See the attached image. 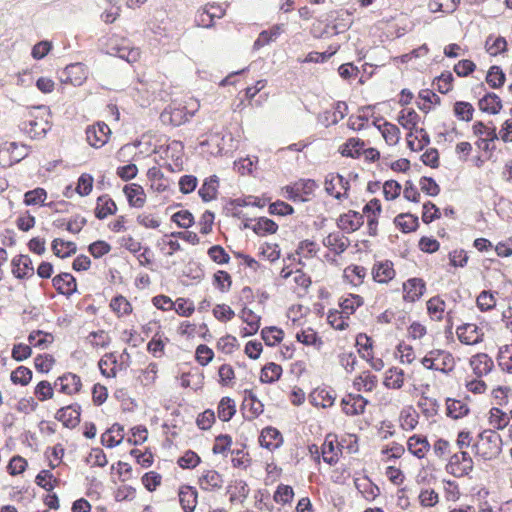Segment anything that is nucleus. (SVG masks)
<instances>
[{"instance_id":"obj_1","label":"nucleus","mask_w":512,"mask_h":512,"mask_svg":"<svg viewBox=\"0 0 512 512\" xmlns=\"http://www.w3.org/2000/svg\"><path fill=\"white\" fill-rule=\"evenodd\" d=\"M365 299L356 293H345L338 298L337 308L327 312V323L336 331H346L351 327V316L363 307Z\"/></svg>"},{"instance_id":"obj_2","label":"nucleus","mask_w":512,"mask_h":512,"mask_svg":"<svg viewBox=\"0 0 512 512\" xmlns=\"http://www.w3.org/2000/svg\"><path fill=\"white\" fill-rule=\"evenodd\" d=\"M19 128L31 139L43 137L51 128L49 109L45 106L25 109L21 113Z\"/></svg>"},{"instance_id":"obj_3","label":"nucleus","mask_w":512,"mask_h":512,"mask_svg":"<svg viewBox=\"0 0 512 512\" xmlns=\"http://www.w3.org/2000/svg\"><path fill=\"white\" fill-rule=\"evenodd\" d=\"M422 367L426 370L449 376L456 369V358L453 353L447 349L433 348L427 351L419 360Z\"/></svg>"},{"instance_id":"obj_4","label":"nucleus","mask_w":512,"mask_h":512,"mask_svg":"<svg viewBox=\"0 0 512 512\" xmlns=\"http://www.w3.org/2000/svg\"><path fill=\"white\" fill-rule=\"evenodd\" d=\"M475 457L483 461L496 459L502 452V438L494 429L481 431L473 444Z\"/></svg>"},{"instance_id":"obj_5","label":"nucleus","mask_w":512,"mask_h":512,"mask_svg":"<svg viewBox=\"0 0 512 512\" xmlns=\"http://www.w3.org/2000/svg\"><path fill=\"white\" fill-rule=\"evenodd\" d=\"M279 276L300 297L305 296L312 285L311 276L302 269H292L285 266L281 269Z\"/></svg>"},{"instance_id":"obj_6","label":"nucleus","mask_w":512,"mask_h":512,"mask_svg":"<svg viewBox=\"0 0 512 512\" xmlns=\"http://www.w3.org/2000/svg\"><path fill=\"white\" fill-rule=\"evenodd\" d=\"M318 184L312 179H299L290 185L282 188V194L293 202H306L314 195Z\"/></svg>"},{"instance_id":"obj_7","label":"nucleus","mask_w":512,"mask_h":512,"mask_svg":"<svg viewBox=\"0 0 512 512\" xmlns=\"http://www.w3.org/2000/svg\"><path fill=\"white\" fill-rule=\"evenodd\" d=\"M474 470V461L467 451H458L447 459L445 471L456 478H463Z\"/></svg>"},{"instance_id":"obj_8","label":"nucleus","mask_w":512,"mask_h":512,"mask_svg":"<svg viewBox=\"0 0 512 512\" xmlns=\"http://www.w3.org/2000/svg\"><path fill=\"white\" fill-rule=\"evenodd\" d=\"M56 392L70 398L78 396L83 390V381L80 375L67 371L54 380Z\"/></svg>"},{"instance_id":"obj_9","label":"nucleus","mask_w":512,"mask_h":512,"mask_svg":"<svg viewBox=\"0 0 512 512\" xmlns=\"http://www.w3.org/2000/svg\"><path fill=\"white\" fill-rule=\"evenodd\" d=\"M325 192L338 201L349 198L350 181L339 173H329L324 180Z\"/></svg>"},{"instance_id":"obj_10","label":"nucleus","mask_w":512,"mask_h":512,"mask_svg":"<svg viewBox=\"0 0 512 512\" xmlns=\"http://www.w3.org/2000/svg\"><path fill=\"white\" fill-rule=\"evenodd\" d=\"M447 304L440 295H434L426 301V313L433 322H441L446 319L447 327L452 329L454 322L452 311H446Z\"/></svg>"},{"instance_id":"obj_11","label":"nucleus","mask_w":512,"mask_h":512,"mask_svg":"<svg viewBox=\"0 0 512 512\" xmlns=\"http://www.w3.org/2000/svg\"><path fill=\"white\" fill-rule=\"evenodd\" d=\"M196 484L204 493L219 492L225 484L224 475L214 468H206L197 476Z\"/></svg>"},{"instance_id":"obj_12","label":"nucleus","mask_w":512,"mask_h":512,"mask_svg":"<svg viewBox=\"0 0 512 512\" xmlns=\"http://www.w3.org/2000/svg\"><path fill=\"white\" fill-rule=\"evenodd\" d=\"M110 53L126 60L128 63H136L141 58V51L138 47L131 46L125 38H111L108 43Z\"/></svg>"},{"instance_id":"obj_13","label":"nucleus","mask_w":512,"mask_h":512,"mask_svg":"<svg viewBox=\"0 0 512 512\" xmlns=\"http://www.w3.org/2000/svg\"><path fill=\"white\" fill-rule=\"evenodd\" d=\"M427 291V283L421 277H410L402 283V300L414 304L421 300Z\"/></svg>"},{"instance_id":"obj_14","label":"nucleus","mask_w":512,"mask_h":512,"mask_svg":"<svg viewBox=\"0 0 512 512\" xmlns=\"http://www.w3.org/2000/svg\"><path fill=\"white\" fill-rule=\"evenodd\" d=\"M371 278L379 285H389L397 275L394 263L389 259L376 260L371 267Z\"/></svg>"},{"instance_id":"obj_15","label":"nucleus","mask_w":512,"mask_h":512,"mask_svg":"<svg viewBox=\"0 0 512 512\" xmlns=\"http://www.w3.org/2000/svg\"><path fill=\"white\" fill-rule=\"evenodd\" d=\"M160 119L163 124H169L176 127L187 122L189 114L184 105L172 102L162 111Z\"/></svg>"},{"instance_id":"obj_16","label":"nucleus","mask_w":512,"mask_h":512,"mask_svg":"<svg viewBox=\"0 0 512 512\" xmlns=\"http://www.w3.org/2000/svg\"><path fill=\"white\" fill-rule=\"evenodd\" d=\"M111 136L110 127L104 122H97L86 129L88 144L96 149L103 147Z\"/></svg>"},{"instance_id":"obj_17","label":"nucleus","mask_w":512,"mask_h":512,"mask_svg":"<svg viewBox=\"0 0 512 512\" xmlns=\"http://www.w3.org/2000/svg\"><path fill=\"white\" fill-rule=\"evenodd\" d=\"M458 340L465 345H477L484 340V332L475 323H463L456 328Z\"/></svg>"},{"instance_id":"obj_18","label":"nucleus","mask_w":512,"mask_h":512,"mask_svg":"<svg viewBox=\"0 0 512 512\" xmlns=\"http://www.w3.org/2000/svg\"><path fill=\"white\" fill-rule=\"evenodd\" d=\"M413 457L422 460L427 457L431 450V444L424 434H413L406 440L405 451Z\"/></svg>"},{"instance_id":"obj_19","label":"nucleus","mask_w":512,"mask_h":512,"mask_svg":"<svg viewBox=\"0 0 512 512\" xmlns=\"http://www.w3.org/2000/svg\"><path fill=\"white\" fill-rule=\"evenodd\" d=\"M471 412L469 397L456 399L447 397L445 399V415L452 420H459L467 417Z\"/></svg>"},{"instance_id":"obj_20","label":"nucleus","mask_w":512,"mask_h":512,"mask_svg":"<svg viewBox=\"0 0 512 512\" xmlns=\"http://www.w3.org/2000/svg\"><path fill=\"white\" fill-rule=\"evenodd\" d=\"M98 367L104 377L115 378L120 371L126 370L128 365L120 363L115 352H108L100 358Z\"/></svg>"},{"instance_id":"obj_21","label":"nucleus","mask_w":512,"mask_h":512,"mask_svg":"<svg viewBox=\"0 0 512 512\" xmlns=\"http://www.w3.org/2000/svg\"><path fill=\"white\" fill-rule=\"evenodd\" d=\"M81 412L80 404L72 403L58 409L55 419L67 428H75L80 423Z\"/></svg>"},{"instance_id":"obj_22","label":"nucleus","mask_w":512,"mask_h":512,"mask_svg":"<svg viewBox=\"0 0 512 512\" xmlns=\"http://www.w3.org/2000/svg\"><path fill=\"white\" fill-rule=\"evenodd\" d=\"M367 275V269L364 266L352 263L343 269L342 280L351 288H359L365 283Z\"/></svg>"},{"instance_id":"obj_23","label":"nucleus","mask_w":512,"mask_h":512,"mask_svg":"<svg viewBox=\"0 0 512 512\" xmlns=\"http://www.w3.org/2000/svg\"><path fill=\"white\" fill-rule=\"evenodd\" d=\"M382 212L380 200L377 198L371 199L362 210L363 217L367 218V229L370 236L378 234V219Z\"/></svg>"},{"instance_id":"obj_24","label":"nucleus","mask_w":512,"mask_h":512,"mask_svg":"<svg viewBox=\"0 0 512 512\" xmlns=\"http://www.w3.org/2000/svg\"><path fill=\"white\" fill-rule=\"evenodd\" d=\"M368 400L361 394L349 393L341 400V408L347 416H357L365 412Z\"/></svg>"},{"instance_id":"obj_25","label":"nucleus","mask_w":512,"mask_h":512,"mask_svg":"<svg viewBox=\"0 0 512 512\" xmlns=\"http://www.w3.org/2000/svg\"><path fill=\"white\" fill-rule=\"evenodd\" d=\"M336 400L335 391L328 387H317L309 394V402L316 408H330Z\"/></svg>"},{"instance_id":"obj_26","label":"nucleus","mask_w":512,"mask_h":512,"mask_svg":"<svg viewBox=\"0 0 512 512\" xmlns=\"http://www.w3.org/2000/svg\"><path fill=\"white\" fill-rule=\"evenodd\" d=\"M178 500L183 512H194L198 505V491L196 487L182 484L178 488Z\"/></svg>"},{"instance_id":"obj_27","label":"nucleus","mask_w":512,"mask_h":512,"mask_svg":"<svg viewBox=\"0 0 512 512\" xmlns=\"http://www.w3.org/2000/svg\"><path fill=\"white\" fill-rule=\"evenodd\" d=\"M406 383V373L398 366H391L385 370L382 385L388 390H401Z\"/></svg>"},{"instance_id":"obj_28","label":"nucleus","mask_w":512,"mask_h":512,"mask_svg":"<svg viewBox=\"0 0 512 512\" xmlns=\"http://www.w3.org/2000/svg\"><path fill=\"white\" fill-rule=\"evenodd\" d=\"M469 366L476 377L482 378L491 373L494 361L487 353L480 352L469 359Z\"/></svg>"},{"instance_id":"obj_29","label":"nucleus","mask_w":512,"mask_h":512,"mask_svg":"<svg viewBox=\"0 0 512 512\" xmlns=\"http://www.w3.org/2000/svg\"><path fill=\"white\" fill-rule=\"evenodd\" d=\"M123 193L131 208L141 209L147 202V195L144 188L138 183L126 184L123 187Z\"/></svg>"},{"instance_id":"obj_30","label":"nucleus","mask_w":512,"mask_h":512,"mask_svg":"<svg viewBox=\"0 0 512 512\" xmlns=\"http://www.w3.org/2000/svg\"><path fill=\"white\" fill-rule=\"evenodd\" d=\"M11 272L17 279H27L34 275L32 260L28 255H17L11 260Z\"/></svg>"},{"instance_id":"obj_31","label":"nucleus","mask_w":512,"mask_h":512,"mask_svg":"<svg viewBox=\"0 0 512 512\" xmlns=\"http://www.w3.org/2000/svg\"><path fill=\"white\" fill-rule=\"evenodd\" d=\"M354 485L361 497L367 502H373L380 494L381 490L368 476L354 479Z\"/></svg>"},{"instance_id":"obj_32","label":"nucleus","mask_w":512,"mask_h":512,"mask_svg":"<svg viewBox=\"0 0 512 512\" xmlns=\"http://www.w3.org/2000/svg\"><path fill=\"white\" fill-rule=\"evenodd\" d=\"M248 484L242 479L231 481L226 487V493L231 505L243 504L249 495Z\"/></svg>"},{"instance_id":"obj_33","label":"nucleus","mask_w":512,"mask_h":512,"mask_svg":"<svg viewBox=\"0 0 512 512\" xmlns=\"http://www.w3.org/2000/svg\"><path fill=\"white\" fill-rule=\"evenodd\" d=\"M510 414L503 411L500 407H491L486 414V421L489 426L488 429H494L495 433L498 431L508 429L510 424Z\"/></svg>"},{"instance_id":"obj_34","label":"nucleus","mask_w":512,"mask_h":512,"mask_svg":"<svg viewBox=\"0 0 512 512\" xmlns=\"http://www.w3.org/2000/svg\"><path fill=\"white\" fill-rule=\"evenodd\" d=\"M117 210V204L109 194H102L97 197L94 215L98 220H104L115 215Z\"/></svg>"},{"instance_id":"obj_35","label":"nucleus","mask_w":512,"mask_h":512,"mask_svg":"<svg viewBox=\"0 0 512 512\" xmlns=\"http://www.w3.org/2000/svg\"><path fill=\"white\" fill-rule=\"evenodd\" d=\"M52 284L55 290L64 296H71L77 291V281L71 273H60L53 277Z\"/></svg>"},{"instance_id":"obj_36","label":"nucleus","mask_w":512,"mask_h":512,"mask_svg":"<svg viewBox=\"0 0 512 512\" xmlns=\"http://www.w3.org/2000/svg\"><path fill=\"white\" fill-rule=\"evenodd\" d=\"M177 333L179 336L186 339H192L196 336L206 338V336L209 335V328L206 323L196 324L185 320L179 323Z\"/></svg>"},{"instance_id":"obj_37","label":"nucleus","mask_w":512,"mask_h":512,"mask_svg":"<svg viewBox=\"0 0 512 512\" xmlns=\"http://www.w3.org/2000/svg\"><path fill=\"white\" fill-rule=\"evenodd\" d=\"M357 392L371 393L378 387V377L370 370L360 372L352 382Z\"/></svg>"},{"instance_id":"obj_38","label":"nucleus","mask_w":512,"mask_h":512,"mask_svg":"<svg viewBox=\"0 0 512 512\" xmlns=\"http://www.w3.org/2000/svg\"><path fill=\"white\" fill-rule=\"evenodd\" d=\"M363 225V214L349 210L339 216L337 226L346 233H352Z\"/></svg>"},{"instance_id":"obj_39","label":"nucleus","mask_w":512,"mask_h":512,"mask_svg":"<svg viewBox=\"0 0 512 512\" xmlns=\"http://www.w3.org/2000/svg\"><path fill=\"white\" fill-rule=\"evenodd\" d=\"M259 443L261 447L273 451L283 444V436L277 428L268 426L261 431Z\"/></svg>"},{"instance_id":"obj_40","label":"nucleus","mask_w":512,"mask_h":512,"mask_svg":"<svg viewBox=\"0 0 512 512\" xmlns=\"http://www.w3.org/2000/svg\"><path fill=\"white\" fill-rule=\"evenodd\" d=\"M419 419V413L412 405L405 406L399 413V427L405 432H411L417 428Z\"/></svg>"},{"instance_id":"obj_41","label":"nucleus","mask_w":512,"mask_h":512,"mask_svg":"<svg viewBox=\"0 0 512 512\" xmlns=\"http://www.w3.org/2000/svg\"><path fill=\"white\" fill-rule=\"evenodd\" d=\"M63 75L64 78L62 81L64 83H69L73 86H80L87 79V70L81 63L70 64L65 68Z\"/></svg>"},{"instance_id":"obj_42","label":"nucleus","mask_w":512,"mask_h":512,"mask_svg":"<svg viewBox=\"0 0 512 512\" xmlns=\"http://www.w3.org/2000/svg\"><path fill=\"white\" fill-rule=\"evenodd\" d=\"M340 454L341 449L339 447L336 436L327 435L321 446V455L323 461L332 465L338 461Z\"/></svg>"},{"instance_id":"obj_43","label":"nucleus","mask_w":512,"mask_h":512,"mask_svg":"<svg viewBox=\"0 0 512 512\" xmlns=\"http://www.w3.org/2000/svg\"><path fill=\"white\" fill-rule=\"evenodd\" d=\"M405 454V446L399 442L392 441L383 445L379 451V460L381 463L389 464L392 461L401 459Z\"/></svg>"},{"instance_id":"obj_44","label":"nucleus","mask_w":512,"mask_h":512,"mask_svg":"<svg viewBox=\"0 0 512 512\" xmlns=\"http://www.w3.org/2000/svg\"><path fill=\"white\" fill-rule=\"evenodd\" d=\"M294 331L296 340L305 346H312L319 349L323 345L322 338L315 331V329L310 326H300Z\"/></svg>"},{"instance_id":"obj_45","label":"nucleus","mask_w":512,"mask_h":512,"mask_svg":"<svg viewBox=\"0 0 512 512\" xmlns=\"http://www.w3.org/2000/svg\"><path fill=\"white\" fill-rule=\"evenodd\" d=\"M109 309L118 319L129 317L133 313L132 303L122 294L111 298Z\"/></svg>"},{"instance_id":"obj_46","label":"nucleus","mask_w":512,"mask_h":512,"mask_svg":"<svg viewBox=\"0 0 512 512\" xmlns=\"http://www.w3.org/2000/svg\"><path fill=\"white\" fill-rule=\"evenodd\" d=\"M125 437L123 425L114 423L101 435V444L106 448H114L122 443Z\"/></svg>"},{"instance_id":"obj_47","label":"nucleus","mask_w":512,"mask_h":512,"mask_svg":"<svg viewBox=\"0 0 512 512\" xmlns=\"http://www.w3.org/2000/svg\"><path fill=\"white\" fill-rule=\"evenodd\" d=\"M284 30V24H275L271 26L269 29L263 30L262 32H260L257 39L254 41L253 48L255 50H259L262 47L276 41L284 32Z\"/></svg>"},{"instance_id":"obj_48","label":"nucleus","mask_w":512,"mask_h":512,"mask_svg":"<svg viewBox=\"0 0 512 512\" xmlns=\"http://www.w3.org/2000/svg\"><path fill=\"white\" fill-rule=\"evenodd\" d=\"M169 342L170 339L165 333L157 330L147 343V351L155 358H162L165 356V348Z\"/></svg>"},{"instance_id":"obj_49","label":"nucleus","mask_w":512,"mask_h":512,"mask_svg":"<svg viewBox=\"0 0 512 512\" xmlns=\"http://www.w3.org/2000/svg\"><path fill=\"white\" fill-rule=\"evenodd\" d=\"M323 245L336 255L347 250L350 245L349 239L339 232L329 233L323 240Z\"/></svg>"},{"instance_id":"obj_50","label":"nucleus","mask_w":512,"mask_h":512,"mask_svg":"<svg viewBox=\"0 0 512 512\" xmlns=\"http://www.w3.org/2000/svg\"><path fill=\"white\" fill-rule=\"evenodd\" d=\"M240 318L246 324L245 327L242 328L241 334L242 336H251L257 333L260 328V320L261 317L254 313L249 308H243L240 314Z\"/></svg>"},{"instance_id":"obj_51","label":"nucleus","mask_w":512,"mask_h":512,"mask_svg":"<svg viewBox=\"0 0 512 512\" xmlns=\"http://www.w3.org/2000/svg\"><path fill=\"white\" fill-rule=\"evenodd\" d=\"M365 142L358 137L348 138L340 147L339 152L343 157L358 159L363 152Z\"/></svg>"},{"instance_id":"obj_52","label":"nucleus","mask_w":512,"mask_h":512,"mask_svg":"<svg viewBox=\"0 0 512 512\" xmlns=\"http://www.w3.org/2000/svg\"><path fill=\"white\" fill-rule=\"evenodd\" d=\"M237 412L236 401L229 397L224 396L220 399L217 405V417L222 422H229Z\"/></svg>"},{"instance_id":"obj_53","label":"nucleus","mask_w":512,"mask_h":512,"mask_svg":"<svg viewBox=\"0 0 512 512\" xmlns=\"http://www.w3.org/2000/svg\"><path fill=\"white\" fill-rule=\"evenodd\" d=\"M218 188L219 178L216 175H211L203 181L198 194L204 202H210L217 198Z\"/></svg>"},{"instance_id":"obj_54","label":"nucleus","mask_w":512,"mask_h":512,"mask_svg":"<svg viewBox=\"0 0 512 512\" xmlns=\"http://www.w3.org/2000/svg\"><path fill=\"white\" fill-rule=\"evenodd\" d=\"M282 374L283 368L281 365L268 362L261 368L259 380L263 384H273L281 378Z\"/></svg>"},{"instance_id":"obj_55","label":"nucleus","mask_w":512,"mask_h":512,"mask_svg":"<svg viewBox=\"0 0 512 512\" xmlns=\"http://www.w3.org/2000/svg\"><path fill=\"white\" fill-rule=\"evenodd\" d=\"M243 405L248 409L251 418H257L264 411V405L253 389L244 390Z\"/></svg>"},{"instance_id":"obj_56","label":"nucleus","mask_w":512,"mask_h":512,"mask_svg":"<svg viewBox=\"0 0 512 512\" xmlns=\"http://www.w3.org/2000/svg\"><path fill=\"white\" fill-rule=\"evenodd\" d=\"M51 249L56 257L64 259L76 253L77 245L73 241L55 238L51 243Z\"/></svg>"},{"instance_id":"obj_57","label":"nucleus","mask_w":512,"mask_h":512,"mask_svg":"<svg viewBox=\"0 0 512 512\" xmlns=\"http://www.w3.org/2000/svg\"><path fill=\"white\" fill-rule=\"evenodd\" d=\"M420 115L412 108L402 109L397 117L398 123L409 132H413L420 123Z\"/></svg>"},{"instance_id":"obj_58","label":"nucleus","mask_w":512,"mask_h":512,"mask_svg":"<svg viewBox=\"0 0 512 512\" xmlns=\"http://www.w3.org/2000/svg\"><path fill=\"white\" fill-rule=\"evenodd\" d=\"M479 109L488 114H498L503 105L500 97L495 93H487L478 102Z\"/></svg>"},{"instance_id":"obj_59","label":"nucleus","mask_w":512,"mask_h":512,"mask_svg":"<svg viewBox=\"0 0 512 512\" xmlns=\"http://www.w3.org/2000/svg\"><path fill=\"white\" fill-rule=\"evenodd\" d=\"M417 406L420 409L422 415L431 419L438 415L440 409L439 401L431 396L422 395L417 402Z\"/></svg>"},{"instance_id":"obj_60","label":"nucleus","mask_w":512,"mask_h":512,"mask_svg":"<svg viewBox=\"0 0 512 512\" xmlns=\"http://www.w3.org/2000/svg\"><path fill=\"white\" fill-rule=\"evenodd\" d=\"M35 483L47 492H51L60 486L61 480L51 470L43 469L36 475Z\"/></svg>"},{"instance_id":"obj_61","label":"nucleus","mask_w":512,"mask_h":512,"mask_svg":"<svg viewBox=\"0 0 512 512\" xmlns=\"http://www.w3.org/2000/svg\"><path fill=\"white\" fill-rule=\"evenodd\" d=\"M55 392L56 387H54V382L51 383L48 380H41L35 385L33 395L37 402H46L54 398Z\"/></svg>"},{"instance_id":"obj_62","label":"nucleus","mask_w":512,"mask_h":512,"mask_svg":"<svg viewBox=\"0 0 512 512\" xmlns=\"http://www.w3.org/2000/svg\"><path fill=\"white\" fill-rule=\"evenodd\" d=\"M485 51L493 57L507 51L508 43L502 36L489 35L485 40Z\"/></svg>"},{"instance_id":"obj_63","label":"nucleus","mask_w":512,"mask_h":512,"mask_svg":"<svg viewBox=\"0 0 512 512\" xmlns=\"http://www.w3.org/2000/svg\"><path fill=\"white\" fill-rule=\"evenodd\" d=\"M395 226L403 233H411L419 226L418 217L410 213H401L394 218Z\"/></svg>"},{"instance_id":"obj_64","label":"nucleus","mask_w":512,"mask_h":512,"mask_svg":"<svg viewBox=\"0 0 512 512\" xmlns=\"http://www.w3.org/2000/svg\"><path fill=\"white\" fill-rule=\"evenodd\" d=\"M320 251V246L313 240L305 239L299 242L296 248V255L299 257V262L302 259L309 260L315 258Z\"/></svg>"}]
</instances>
